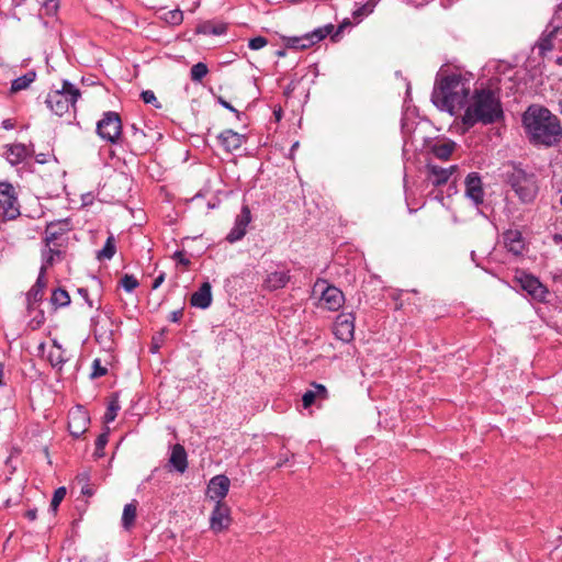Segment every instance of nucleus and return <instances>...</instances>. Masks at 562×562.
Returning <instances> with one entry per match:
<instances>
[{
    "label": "nucleus",
    "mask_w": 562,
    "mask_h": 562,
    "mask_svg": "<svg viewBox=\"0 0 562 562\" xmlns=\"http://www.w3.org/2000/svg\"><path fill=\"white\" fill-rule=\"evenodd\" d=\"M373 8H374V3L372 1H369L366 4H363L361 8H359L357 11H355L353 14L356 16L368 15V14L372 13Z\"/></svg>",
    "instance_id": "46"
},
{
    "label": "nucleus",
    "mask_w": 562,
    "mask_h": 562,
    "mask_svg": "<svg viewBox=\"0 0 562 562\" xmlns=\"http://www.w3.org/2000/svg\"><path fill=\"white\" fill-rule=\"evenodd\" d=\"M470 78L460 72L440 71L431 93L432 103L451 115L463 109L471 91Z\"/></svg>",
    "instance_id": "1"
},
{
    "label": "nucleus",
    "mask_w": 562,
    "mask_h": 562,
    "mask_svg": "<svg viewBox=\"0 0 562 562\" xmlns=\"http://www.w3.org/2000/svg\"><path fill=\"white\" fill-rule=\"evenodd\" d=\"M46 285L45 273L40 271L35 284L26 294L27 308L31 310L33 304L40 302L43 299V291Z\"/></svg>",
    "instance_id": "23"
},
{
    "label": "nucleus",
    "mask_w": 562,
    "mask_h": 562,
    "mask_svg": "<svg viewBox=\"0 0 562 562\" xmlns=\"http://www.w3.org/2000/svg\"><path fill=\"white\" fill-rule=\"evenodd\" d=\"M2 125H3V127H4L5 130H11V128H13V124H12V122H11L10 120H4V121L2 122Z\"/></svg>",
    "instance_id": "53"
},
{
    "label": "nucleus",
    "mask_w": 562,
    "mask_h": 562,
    "mask_svg": "<svg viewBox=\"0 0 562 562\" xmlns=\"http://www.w3.org/2000/svg\"><path fill=\"white\" fill-rule=\"evenodd\" d=\"M245 234H246V229H244L237 225H234L232 231L228 233L226 239L229 243H235V241L241 239L245 236Z\"/></svg>",
    "instance_id": "40"
},
{
    "label": "nucleus",
    "mask_w": 562,
    "mask_h": 562,
    "mask_svg": "<svg viewBox=\"0 0 562 562\" xmlns=\"http://www.w3.org/2000/svg\"><path fill=\"white\" fill-rule=\"evenodd\" d=\"M108 439H109L108 432H102L101 435L98 436V438L95 440V452L97 453L102 452V450L104 449V447L108 443Z\"/></svg>",
    "instance_id": "45"
},
{
    "label": "nucleus",
    "mask_w": 562,
    "mask_h": 562,
    "mask_svg": "<svg viewBox=\"0 0 562 562\" xmlns=\"http://www.w3.org/2000/svg\"><path fill=\"white\" fill-rule=\"evenodd\" d=\"M348 25H350V23H349V22H347V21H346V22H344V23H341V24L338 26V29H337L336 33L331 36V38H333L334 41H337V38H338L339 34L342 32V29H344L345 26H348Z\"/></svg>",
    "instance_id": "51"
},
{
    "label": "nucleus",
    "mask_w": 562,
    "mask_h": 562,
    "mask_svg": "<svg viewBox=\"0 0 562 562\" xmlns=\"http://www.w3.org/2000/svg\"><path fill=\"white\" fill-rule=\"evenodd\" d=\"M138 281L134 276L125 274L121 279V285L124 288L125 291L132 292L138 286Z\"/></svg>",
    "instance_id": "37"
},
{
    "label": "nucleus",
    "mask_w": 562,
    "mask_h": 562,
    "mask_svg": "<svg viewBox=\"0 0 562 562\" xmlns=\"http://www.w3.org/2000/svg\"><path fill=\"white\" fill-rule=\"evenodd\" d=\"M142 100L147 104H153L155 108L159 109L161 105L157 101L155 93L151 90H145L140 94Z\"/></svg>",
    "instance_id": "42"
},
{
    "label": "nucleus",
    "mask_w": 562,
    "mask_h": 562,
    "mask_svg": "<svg viewBox=\"0 0 562 562\" xmlns=\"http://www.w3.org/2000/svg\"><path fill=\"white\" fill-rule=\"evenodd\" d=\"M36 78V72L31 70L27 71L25 75L14 79L11 83V92L16 93L21 90H24L30 87L32 82H34Z\"/></svg>",
    "instance_id": "28"
},
{
    "label": "nucleus",
    "mask_w": 562,
    "mask_h": 562,
    "mask_svg": "<svg viewBox=\"0 0 562 562\" xmlns=\"http://www.w3.org/2000/svg\"><path fill=\"white\" fill-rule=\"evenodd\" d=\"M334 31L333 24H327L325 26L318 27L314 30L312 33H308L302 37H291L288 41V46L291 48H301L305 49L331 34Z\"/></svg>",
    "instance_id": "10"
},
{
    "label": "nucleus",
    "mask_w": 562,
    "mask_h": 562,
    "mask_svg": "<svg viewBox=\"0 0 562 562\" xmlns=\"http://www.w3.org/2000/svg\"><path fill=\"white\" fill-rule=\"evenodd\" d=\"M278 55H279V56H284V52L279 50V52H278Z\"/></svg>",
    "instance_id": "59"
},
{
    "label": "nucleus",
    "mask_w": 562,
    "mask_h": 562,
    "mask_svg": "<svg viewBox=\"0 0 562 562\" xmlns=\"http://www.w3.org/2000/svg\"><path fill=\"white\" fill-rule=\"evenodd\" d=\"M42 249V266L40 271L46 273L47 268L64 259L65 246L53 243H44Z\"/></svg>",
    "instance_id": "14"
},
{
    "label": "nucleus",
    "mask_w": 562,
    "mask_h": 562,
    "mask_svg": "<svg viewBox=\"0 0 562 562\" xmlns=\"http://www.w3.org/2000/svg\"><path fill=\"white\" fill-rule=\"evenodd\" d=\"M506 181L522 203H531L536 199L539 187L533 173L513 167L507 172Z\"/></svg>",
    "instance_id": "5"
},
{
    "label": "nucleus",
    "mask_w": 562,
    "mask_h": 562,
    "mask_svg": "<svg viewBox=\"0 0 562 562\" xmlns=\"http://www.w3.org/2000/svg\"><path fill=\"white\" fill-rule=\"evenodd\" d=\"M169 463L180 473H183L188 468L186 449L177 443L172 447Z\"/></svg>",
    "instance_id": "24"
},
{
    "label": "nucleus",
    "mask_w": 562,
    "mask_h": 562,
    "mask_svg": "<svg viewBox=\"0 0 562 562\" xmlns=\"http://www.w3.org/2000/svg\"><path fill=\"white\" fill-rule=\"evenodd\" d=\"M200 32L207 33L209 32V25H204L202 29L199 30Z\"/></svg>",
    "instance_id": "56"
},
{
    "label": "nucleus",
    "mask_w": 562,
    "mask_h": 562,
    "mask_svg": "<svg viewBox=\"0 0 562 562\" xmlns=\"http://www.w3.org/2000/svg\"><path fill=\"white\" fill-rule=\"evenodd\" d=\"M231 508L223 502H216L210 517V528L218 533L231 526Z\"/></svg>",
    "instance_id": "12"
},
{
    "label": "nucleus",
    "mask_w": 562,
    "mask_h": 562,
    "mask_svg": "<svg viewBox=\"0 0 562 562\" xmlns=\"http://www.w3.org/2000/svg\"><path fill=\"white\" fill-rule=\"evenodd\" d=\"M218 103L224 106L225 109L229 110L231 112L233 113H236L237 115H239V112L229 103L227 102L226 100H224L222 97H218L217 99Z\"/></svg>",
    "instance_id": "48"
},
{
    "label": "nucleus",
    "mask_w": 562,
    "mask_h": 562,
    "mask_svg": "<svg viewBox=\"0 0 562 562\" xmlns=\"http://www.w3.org/2000/svg\"><path fill=\"white\" fill-rule=\"evenodd\" d=\"M231 481L226 475L213 476L207 484V496L216 502H223L229 491Z\"/></svg>",
    "instance_id": "16"
},
{
    "label": "nucleus",
    "mask_w": 562,
    "mask_h": 562,
    "mask_svg": "<svg viewBox=\"0 0 562 562\" xmlns=\"http://www.w3.org/2000/svg\"><path fill=\"white\" fill-rule=\"evenodd\" d=\"M65 495H66V488L64 486L58 487L54 492V495H53V498H52V502H50V508L53 510H56L58 508V506L61 503V501L64 499Z\"/></svg>",
    "instance_id": "39"
},
{
    "label": "nucleus",
    "mask_w": 562,
    "mask_h": 562,
    "mask_svg": "<svg viewBox=\"0 0 562 562\" xmlns=\"http://www.w3.org/2000/svg\"><path fill=\"white\" fill-rule=\"evenodd\" d=\"M80 97V91L67 80L61 82L59 88L48 92L45 103L58 116H63L71 109L76 108V102Z\"/></svg>",
    "instance_id": "4"
},
{
    "label": "nucleus",
    "mask_w": 562,
    "mask_h": 562,
    "mask_svg": "<svg viewBox=\"0 0 562 562\" xmlns=\"http://www.w3.org/2000/svg\"><path fill=\"white\" fill-rule=\"evenodd\" d=\"M522 123L529 139L535 144L551 146L561 136L558 117L546 108L529 106L524 113Z\"/></svg>",
    "instance_id": "2"
},
{
    "label": "nucleus",
    "mask_w": 562,
    "mask_h": 562,
    "mask_svg": "<svg viewBox=\"0 0 562 562\" xmlns=\"http://www.w3.org/2000/svg\"><path fill=\"white\" fill-rule=\"evenodd\" d=\"M335 336L345 342L352 340L355 334V316L351 313H342L334 323Z\"/></svg>",
    "instance_id": "13"
},
{
    "label": "nucleus",
    "mask_w": 562,
    "mask_h": 562,
    "mask_svg": "<svg viewBox=\"0 0 562 562\" xmlns=\"http://www.w3.org/2000/svg\"><path fill=\"white\" fill-rule=\"evenodd\" d=\"M136 519V505L131 503L126 504L123 509L122 525L128 530L135 522Z\"/></svg>",
    "instance_id": "30"
},
{
    "label": "nucleus",
    "mask_w": 562,
    "mask_h": 562,
    "mask_svg": "<svg viewBox=\"0 0 562 562\" xmlns=\"http://www.w3.org/2000/svg\"><path fill=\"white\" fill-rule=\"evenodd\" d=\"M217 139L223 148L228 153L238 150L246 142L245 135L233 130H225L217 136Z\"/></svg>",
    "instance_id": "20"
},
{
    "label": "nucleus",
    "mask_w": 562,
    "mask_h": 562,
    "mask_svg": "<svg viewBox=\"0 0 562 562\" xmlns=\"http://www.w3.org/2000/svg\"><path fill=\"white\" fill-rule=\"evenodd\" d=\"M268 44V41L263 36H257L249 41L248 46L250 49L258 50L263 48Z\"/></svg>",
    "instance_id": "44"
},
{
    "label": "nucleus",
    "mask_w": 562,
    "mask_h": 562,
    "mask_svg": "<svg viewBox=\"0 0 562 562\" xmlns=\"http://www.w3.org/2000/svg\"><path fill=\"white\" fill-rule=\"evenodd\" d=\"M554 38L555 31H551L549 33L542 34L537 43V48L539 49V54L544 56L548 52L552 50L554 47Z\"/></svg>",
    "instance_id": "29"
},
{
    "label": "nucleus",
    "mask_w": 562,
    "mask_h": 562,
    "mask_svg": "<svg viewBox=\"0 0 562 562\" xmlns=\"http://www.w3.org/2000/svg\"><path fill=\"white\" fill-rule=\"evenodd\" d=\"M79 293L87 300L88 291L86 289H79Z\"/></svg>",
    "instance_id": "55"
},
{
    "label": "nucleus",
    "mask_w": 562,
    "mask_h": 562,
    "mask_svg": "<svg viewBox=\"0 0 562 562\" xmlns=\"http://www.w3.org/2000/svg\"><path fill=\"white\" fill-rule=\"evenodd\" d=\"M457 166L452 165L448 168H442L432 162H428L426 165L427 169V179L431 182L432 186L439 187L448 182L452 173L457 170Z\"/></svg>",
    "instance_id": "18"
},
{
    "label": "nucleus",
    "mask_w": 562,
    "mask_h": 562,
    "mask_svg": "<svg viewBox=\"0 0 562 562\" xmlns=\"http://www.w3.org/2000/svg\"><path fill=\"white\" fill-rule=\"evenodd\" d=\"M97 133L102 139L111 144L116 143L122 133L120 115L112 111L105 112L103 119L97 124Z\"/></svg>",
    "instance_id": "7"
},
{
    "label": "nucleus",
    "mask_w": 562,
    "mask_h": 562,
    "mask_svg": "<svg viewBox=\"0 0 562 562\" xmlns=\"http://www.w3.org/2000/svg\"><path fill=\"white\" fill-rule=\"evenodd\" d=\"M465 195L471 199L475 205L483 203L484 191L482 180L476 172H471L467 176L465 181Z\"/></svg>",
    "instance_id": "19"
},
{
    "label": "nucleus",
    "mask_w": 562,
    "mask_h": 562,
    "mask_svg": "<svg viewBox=\"0 0 562 562\" xmlns=\"http://www.w3.org/2000/svg\"><path fill=\"white\" fill-rule=\"evenodd\" d=\"M164 20L171 25H179L183 21V13L179 9L171 10L165 13Z\"/></svg>",
    "instance_id": "35"
},
{
    "label": "nucleus",
    "mask_w": 562,
    "mask_h": 562,
    "mask_svg": "<svg viewBox=\"0 0 562 562\" xmlns=\"http://www.w3.org/2000/svg\"><path fill=\"white\" fill-rule=\"evenodd\" d=\"M561 204H562V195H561Z\"/></svg>",
    "instance_id": "60"
},
{
    "label": "nucleus",
    "mask_w": 562,
    "mask_h": 562,
    "mask_svg": "<svg viewBox=\"0 0 562 562\" xmlns=\"http://www.w3.org/2000/svg\"><path fill=\"white\" fill-rule=\"evenodd\" d=\"M250 221H251V215H250L249 207L247 205H245V206H243L240 214L237 215L235 225L246 229L248 224L250 223Z\"/></svg>",
    "instance_id": "36"
},
{
    "label": "nucleus",
    "mask_w": 562,
    "mask_h": 562,
    "mask_svg": "<svg viewBox=\"0 0 562 562\" xmlns=\"http://www.w3.org/2000/svg\"><path fill=\"white\" fill-rule=\"evenodd\" d=\"M173 258L181 265L188 266L190 265V260L186 258L184 254L182 251H176L173 254Z\"/></svg>",
    "instance_id": "47"
},
{
    "label": "nucleus",
    "mask_w": 562,
    "mask_h": 562,
    "mask_svg": "<svg viewBox=\"0 0 562 562\" xmlns=\"http://www.w3.org/2000/svg\"><path fill=\"white\" fill-rule=\"evenodd\" d=\"M50 302L55 307H65L70 303V296L64 289H56L53 291Z\"/></svg>",
    "instance_id": "31"
},
{
    "label": "nucleus",
    "mask_w": 562,
    "mask_h": 562,
    "mask_svg": "<svg viewBox=\"0 0 562 562\" xmlns=\"http://www.w3.org/2000/svg\"><path fill=\"white\" fill-rule=\"evenodd\" d=\"M90 417L82 406H76L68 413V430L71 436L79 438L88 429Z\"/></svg>",
    "instance_id": "11"
},
{
    "label": "nucleus",
    "mask_w": 562,
    "mask_h": 562,
    "mask_svg": "<svg viewBox=\"0 0 562 562\" xmlns=\"http://www.w3.org/2000/svg\"><path fill=\"white\" fill-rule=\"evenodd\" d=\"M223 32V29H214L212 33L214 34H221Z\"/></svg>",
    "instance_id": "57"
},
{
    "label": "nucleus",
    "mask_w": 562,
    "mask_h": 562,
    "mask_svg": "<svg viewBox=\"0 0 562 562\" xmlns=\"http://www.w3.org/2000/svg\"><path fill=\"white\" fill-rule=\"evenodd\" d=\"M182 311L181 310H178V311H173L171 314H170V317L169 319L173 323H177L179 322L181 318H182Z\"/></svg>",
    "instance_id": "49"
},
{
    "label": "nucleus",
    "mask_w": 562,
    "mask_h": 562,
    "mask_svg": "<svg viewBox=\"0 0 562 562\" xmlns=\"http://www.w3.org/2000/svg\"><path fill=\"white\" fill-rule=\"evenodd\" d=\"M314 390H308L303 394L302 402L305 408L310 407L316 398H326L327 390L322 384H313Z\"/></svg>",
    "instance_id": "27"
},
{
    "label": "nucleus",
    "mask_w": 562,
    "mask_h": 562,
    "mask_svg": "<svg viewBox=\"0 0 562 562\" xmlns=\"http://www.w3.org/2000/svg\"><path fill=\"white\" fill-rule=\"evenodd\" d=\"M467 104L462 117L467 126H473L476 123L491 124L503 117L499 98L490 89L475 90Z\"/></svg>",
    "instance_id": "3"
},
{
    "label": "nucleus",
    "mask_w": 562,
    "mask_h": 562,
    "mask_svg": "<svg viewBox=\"0 0 562 562\" xmlns=\"http://www.w3.org/2000/svg\"><path fill=\"white\" fill-rule=\"evenodd\" d=\"M120 409V405L116 401H112L109 406H108V409L104 414V422L105 423H111L115 419L116 415H117V412Z\"/></svg>",
    "instance_id": "38"
},
{
    "label": "nucleus",
    "mask_w": 562,
    "mask_h": 562,
    "mask_svg": "<svg viewBox=\"0 0 562 562\" xmlns=\"http://www.w3.org/2000/svg\"><path fill=\"white\" fill-rule=\"evenodd\" d=\"M5 151L3 153L8 162L12 166H16L23 162L26 158L33 156L34 147L27 146L21 143L10 144L4 146Z\"/></svg>",
    "instance_id": "15"
},
{
    "label": "nucleus",
    "mask_w": 562,
    "mask_h": 562,
    "mask_svg": "<svg viewBox=\"0 0 562 562\" xmlns=\"http://www.w3.org/2000/svg\"><path fill=\"white\" fill-rule=\"evenodd\" d=\"M25 517H26L29 520H31V521L35 520V519H36V517H37V512H36V509H29V510H26V513H25Z\"/></svg>",
    "instance_id": "52"
},
{
    "label": "nucleus",
    "mask_w": 562,
    "mask_h": 562,
    "mask_svg": "<svg viewBox=\"0 0 562 562\" xmlns=\"http://www.w3.org/2000/svg\"><path fill=\"white\" fill-rule=\"evenodd\" d=\"M165 280V273H160L155 280H154V283H153V289L156 290L158 289L161 283L164 282Z\"/></svg>",
    "instance_id": "50"
},
{
    "label": "nucleus",
    "mask_w": 562,
    "mask_h": 562,
    "mask_svg": "<svg viewBox=\"0 0 562 562\" xmlns=\"http://www.w3.org/2000/svg\"><path fill=\"white\" fill-rule=\"evenodd\" d=\"M59 0H45L43 3V9L47 15H54L58 11Z\"/></svg>",
    "instance_id": "43"
},
{
    "label": "nucleus",
    "mask_w": 562,
    "mask_h": 562,
    "mask_svg": "<svg viewBox=\"0 0 562 562\" xmlns=\"http://www.w3.org/2000/svg\"><path fill=\"white\" fill-rule=\"evenodd\" d=\"M108 372V369L101 364L100 359H94L92 363V373L91 378L97 379L105 375Z\"/></svg>",
    "instance_id": "41"
},
{
    "label": "nucleus",
    "mask_w": 562,
    "mask_h": 562,
    "mask_svg": "<svg viewBox=\"0 0 562 562\" xmlns=\"http://www.w3.org/2000/svg\"><path fill=\"white\" fill-rule=\"evenodd\" d=\"M515 280L532 300L539 302L546 300L549 291L536 277L521 272L516 276Z\"/></svg>",
    "instance_id": "8"
},
{
    "label": "nucleus",
    "mask_w": 562,
    "mask_h": 562,
    "mask_svg": "<svg viewBox=\"0 0 562 562\" xmlns=\"http://www.w3.org/2000/svg\"><path fill=\"white\" fill-rule=\"evenodd\" d=\"M65 351L61 349L60 345L54 341L53 348L48 353V360L53 367H60L65 361Z\"/></svg>",
    "instance_id": "32"
},
{
    "label": "nucleus",
    "mask_w": 562,
    "mask_h": 562,
    "mask_svg": "<svg viewBox=\"0 0 562 562\" xmlns=\"http://www.w3.org/2000/svg\"><path fill=\"white\" fill-rule=\"evenodd\" d=\"M70 231L68 221L49 223L45 229L44 243H53L66 246L65 234Z\"/></svg>",
    "instance_id": "17"
},
{
    "label": "nucleus",
    "mask_w": 562,
    "mask_h": 562,
    "mask_svg": "<svg viewBox=\"0 0 562 562\" xmlns=\"http://www.w3.org/2000/svg\"><path fill=\"white\" fill-rule=\"evenodd\" d=\"M191 305L199 308H207L212 303V293L210 283H203L200 289L191 296Z\"/></svg>",
    "instance_id": "21"
},
{
    "label": "nucleus",
    "mask_w": 562,
    "mask_h": 562,
    "mask_svg": "<svg viewBox=\"0 0 562 562\" xmlns=\"http://www.w3.org/2000/svg\"><path fill=\"white\" fill-rule=\"evenodd\" d=\"M3 370H4V366L2 362H0V386L3 385V381H2Z\"/></svg>",
    "instance_id": "54"
},
{
    "label": "nucleus",
    "mask_w": 562,
    "mask_h": 562,
    "mask_svg": "<svg viewBox=\"0 0 562 562\" xmlns=\"http://www.w3.org/2000/svg\"><path fill=\"white\" fill-rule=\"evenodd\" d=\"M289 281L290 276L288 271H274L267 276L263 286L269 291H276L284 288Z\"/></svg>",
    "instance_id": "22"
},
{
    "label": "nucleus",
    "mask_w": 562,
    "mask_h": 562,
    "mask_svg": "<svg viewBox=\"0 0 562 562\" xmlns=\"http://www.w3.org/2000/svg\"><path fill=\"white\" fill-rule=\"evenodd\" d=\"M315 288H322V304L329 311H338L344 302V293L334 285H328L326 280L318 279L315 283Z\"/></svg>",
    "instance_id": "9"
},
{
    "label": "nucleus",
    "mask_w": 562,
    "mask_h": 562,
    "mask_svg": "<svg viewBox=\"0 0 562 562\" xmlns=\"http://www.w3.org/2000/svg\"><path fill=\"white\" fill-rule=\"evenodd\" d=\"M456 146V143L452 140L437 142L430 147V151L436 158L447 160L454 151Z\"/></svg>",
    "instance_id": "26"
},
{
    "label": "nucleus",
    "mask_w": 562,
    "mask_h": 562,
    "mask_svg": "<svg viewBox=\"0 0 562 562\" xmlns=\"http://www.w3.org/2000/svg\"><path fill=\"white\" fill-rule=\"evenodd\" d=\"M504 241L507 249L514 255H520L525 248L521 233L518 231H508L504 235Z\"/></svg>",
    "instance_id": "25"
},
{
    "label": "nucleus",
    "mask_w": 562,
    "mask_h": 562,
    "mask_svg": "<svg viewBox=\"0 0 562 562\" xmlns=\"http://www.w3.org/2000/svg\"><path fill=\"white\" fill-rule=\"evenodd\" d=\"M115 254V240L113 236H109L105 245L98 252V259H111Z\"/></svg>",
    "instance_id": "33"
},
{
    "label": "nucleus",
    "mask_w": 562,
    "mask_h": 562,
    "mask_svg": "<svg viewBox=\"0 0 562 562\" xmlns=\"http://www.w3.org/2000/svg\"><path fill=\"white\" fill-rule=\"evenodd\" d=\"M20 214V203L14 187L9 182L0 181V218L13 221Z\"/></svg>",
    "instance_id": "6"
},
{
    "label": "nucleus",
    "mask_w": 562,
    "mask_h": 562,
    "mask_svg": "<svg viewBox=\"0 0 562 562\" xmlns=\"http://www.w3.org/2000/svg\"><path fill=\"white\" fill-rule=\"evenodd\" d=\"M209 72L207 66L204 63H198L191 67V79L200 82Z\"/></svg>",
    "instance_id": "34"
},
{
    "label": "nucleus",
    "mask_w": 562,
    "mask_h": 562,
    "mask_svg": "<svg viewBox=\"0 0 562 562\" xmlns=\"http://www.w3.org/2000/svg\"><path fill=\"white\" fill-rule=\"evenodd\" d=\"M557 63H558L559 65H562V57H559V58L557 59Z\"/></svg>",
    "instance_id": "58"
}]
</instances>
